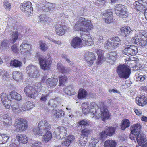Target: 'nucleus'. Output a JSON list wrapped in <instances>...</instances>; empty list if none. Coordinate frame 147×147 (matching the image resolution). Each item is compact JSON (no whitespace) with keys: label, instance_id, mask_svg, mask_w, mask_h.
<instances>
[{"label":"nucleus","instance_id":"obj_33","mask_svg":"<svg viewBox=\"0 0 147 147\" xmlns=\"http://www.w3.org/2000/svg\"><path fill=\"white\" fill-rule=\"evenodd\" d=\"M52 113L55 115L56 117L57 118L63 117L65 115L64 112L63 111L58 109L56 110L53 109L52 110Z\"/></svg>","mask_w":147,"mask_h":147},{"label":"nucleus","instance_id":"obj_16","mask_svg":"<svg viewBox=\"0 0 147 147\" xmlns=\"http://www.w3.org/2000/svg\"><path fill=\"white\" fill-rule=\"evenodd\" d=\"M32 5L30 1L24 2L21 4L20 9L25 13L30 15L33 9Z\"/></svg>","mask_w":147,"mask_h":147},{"label":"nucleus","instance_id":"obj_9","mask_svg":"<svg viewBox=\"0 0 147 147\" xmlns=\"http://www.w3.org/2000/svg\"><path fill=\"white\" fill-rule=\"evenodd\" d=\"M129 138L131 140H134L135 142L137 141L138 145L140 146H141L147 141L144 132L142 131L140 132L139 134L136 135H130Z\"/></svg>","mask_w":147,"mask_h":147},{"label":"nucleus","instance_id":"obj_23","mask_svg":"<svg viewBox=\"0 0 147 147\" xmlns=\"http://www.w3.org/2000/svg\"><path fill=\"white\" fill-rule=\"evenodd\" d=\"M58 81V79L55 78H51L48 79L46 81V84L49 88H52L56 86Z\"/></svg>","mask_w":147,"mask_h":147},{"label":"nucleus","instance_id":"obj_38","mask_svg":"<svg viewBox=\"0 0 147 147\" xmlns=\"http://www.w3.org/2000/svg\"><path fill=\"white\" fill-rule=\"evenodd\" d=\"M11 107L13 111L16 113H18L21 111H23L22 106H19L17 103L12 105Z\"/></svg>","mask_w":147,"mask_h":147},{"label":"nucleus","instance_id":"obj_32","mask_svg":"<svg viewBox=\"0 0 147 147\" xmlns=\"http://www.w3.org/2000/svg\"><path fill=\"white\" fill-rule=\"evenodd\" d=\"M11 32V33L10 32V34L11 36H10L9 39L10 42L11 43H13L18 38V33L17 31Z\"/></svg>","mask_w":147,"mask_h":147},{"label":"nucleus","instance_id":"obj_13","mask_svg":"<svg viewBox=\"0 0 147 147\" xmlns=\"http://www.w3.org/2000/svg\"><path fill=\"white\" fill-rule=\"evenodd\" d=\"M38 60L42 69L44 70L49 69L51 63L50 59H47L44 56H40L39 57Z\"/></svg>","mask_w":147,"mask_h":147},{"label":"nucleus","instance_id":"obj_57","mask_svg":"<svg viewBox=\"0 0 147 147\" xmlns=\"http://www.w3.org/2000/svg\"><path fill=\"white\" fill-rule=\"evenodd\" d=\"M90 37V34H82L81 36V38L83 40L86 42L88 38Z\"/></svg>","mask_w":147,"mask_h":147},{"label":"nucleus","instance_id":"obj_22","mask_svg":"<svg viewBox=\"0 0 147 147\" xmlns=\"http://www.w3.org/2000/svg\"><path fill=\"white\" fill-rule=\"evenodd\" d=\"M141 126L140 124L136 123L134 124L131 126L130 128L131 135H136L138 134H139L141 131Z\"/></svg>","mask_w":147,"mask_h":147},{"label":"nucleus","instance_id":"obj_30","mask_svg":"<svg viewBox=\"0 0 147 147\" xmlns=\"http://www.w3.org/2000/svg\"><path fill=\"white\" fill-rule=\"evenodd\" d=\"M88 140L86 137L80 136V138L76 142L79 146H84Z\"/></svg>","mask_w":147,"mask_h":147},{"label":"nucleus","instance_id":"obj_12","mask_svg":"<svg viewBox=\"0 0 147 147\" xmlns=\"http://www.w3.org/2000/svg\"><path fill=\"white\" fill-rule=\"evenodd\" d=\"M116 130V128L112 127H106L105 130L100 133V138L102 141L107 137V136H111L113 135Z\"/></svg>","mask_w":147,"mask_h":147},{"label":"nucleus","instance_id":"obj_52","mask_svg":"<svg viewBox=\"0 0 147 147\" xmlns=\"http://www.w3.org/2000/svg\"><path fill=\"white\" fill-rule=\"evenodd\" d=\"M91 132V130L85 128L83 129L81 131V136L82 137H86Z\"/></svg>","mask_w":147,"mask_h":147},{"label":"nucleus","instance_id":"obj_25","mask_svg":"<svg viewBox=\"0 0 147 147\" xmlns=\"http://www.w3.org/2000/svg\"><path fill=\"white\" fill-rule=\"evenodd\" d=\"M12 119L9 115L5 114L3 117L2 124L4 126L8 127L11 125Z\"/></svg>","mask_w":147,"mask_h":147},{"label":"nucleus","instance_id":"obj_1","mask_svg":"<svg viewBox=\"0 0 147 147\" xmlns=\"http://www.w3.org/2000/svg\"><path fill=\"white\" fill-rule=\"evenodd\" d=\"M51 128L50 124L46 120L41 121L39 123L36 132L38 135L43 136V142H47L52 138V133L49 131Z\"/></svg>","mask_w":147,"mask_h":147},{"label":"nucleus","instance_id":"obj_41","mask_svg":"<svg viewBox=\"0 0 147 147\" xmlns=\"http://www.w3.org/2000/svg\"><path fill=\"white\" fill-rule=\"evenodd\" d=\"M87 94V92L84 89H80L78 95V98L81 99L85 97Z\"/></svg>","mask_w":147,"mask_h":147},{"label":"nucleus","instance_id":"obj_4","mask_svg":"<svg viewBox=\"0 0 147 147\" xmlns=\"http://www.w3.org/2000/svg\"><path fill=\"white\" fill-rule=\"evenodd\" d=\"M145 35V33L141 32L136 34L135 36L132 38L134 43L139 46H145L147 45V39Z\"/></svg>","mask_w":147,"mask_h":147},{"label":"nucleus","instance_id":"obj_43","mask_svg":"<svg viewBox=\"0 0 147 147\" xmlns=\"http://www.w3.org/2000/svg\"><path fill=\"white\" fill-rule=\"evenodd\" d=\"M113 44L115 45L117 48L120 45L121 42L120 39L118 37H114L110 38Z\"/></svg>","mask_w":147,"mask_h":147},{"label":"nucleus","instance_id":"obj_27","mask_svg":"<svg viewBox=\"0 0 147 147\" xmlns=\"http://www.w3.org/2000/svg\"><path fill=\"white\" fill-rule=\"evenodd\" d=\"M121 35L124 37L128 36L132 31L130 27H122L121 29Z\"/></svg>","mask_w":147,"mask_h":147},{"label":"nucleus","instance_id":"obj_7","mask_svg":"<svg viewBox=\"0 0 147 147\" xmlns=\"http://www.w3.org/2000/svg\"><path fill=\"white\" fill-rule=\"evenodd\" d=\"M127 10L126 7L122 4H117L115 8V13L123 19H126L128 17Z\"/></svg>","mask_w":147,"mask_h":147},{"label":"nucleus","instance_id":"obj_40","mask_svg":"<svg viewBox=\"0 0 147 147\" xmlns=\"http://www.w3.org/2000/svg\"><path fill=\"white\" fill-rule=\"evenodd\" d=\"M13 77L16 81H19L22 78V73L20 72L15 71L13 73Z\"/></svg>","mask_w":147,"mask_h":147},{"label":"nucleus","instance_id":"obj_17","mask_svg":"<svg viewBox=\"0 0 147 147\" xmlns=\"http://www.w3.org/2000/svg\"><path fill=\"white\" fill-rule=\"evenodd\" d=\"M137 51V48L135 46H130L127 47L124 50H123V53L128 56H132L136 54Z\"/></svg>","mask_w":147,"mask_h":147},{"label":"nucleus","instance_id":"obj_35","mask_svg":"<svg viewBox=\"0 0 147 147\" xmlns=\"http://www.w3.org/2000/svg\"><path fill=\"white\" fill-rule=\"evenodd\" d=\"M11 98L17 100H20L22 99L21 96L17 92L14 91H11L9 93Z\"/></svg>","mask_w":147,"mask_h":147},{"label":"nucleus","instance_id":"obj_26","mask_svg":"<svg viewBox=\"0 0 147 147\" xmlns=\"http://www.w3.org/2000/svg\"><path fill=\"white\" fill-rule=\"evenodd\" d=\"M64 91L67 95L71 96L75 94L74 88L73 85L67 86L64 89Z\"/></svg>","mask_w":147,"mask_h":147},{"label":"nucleus","instance_id":"obj_62","mask_svg":"<svg viewBox=\"0 0 147 147\" xmlns=\"http://www.w3.org/2000/svg\"><path fill=\"white\" fill-rule=\"evenodd\" d=\"M68 140L70 141V142L71 143L74 140V136L72 135H70L69 136H66L65 137Z\"/></svg>","mask_w":147,"mask_h":147},{"label":"nucleus","instance_id":"obj_19","mask_svg":"<svg viewBox=\"0 0 147 147\" xmlns=\"http://www.w3.org/2000/svg\"><path fill=\"white\" fill-rule=\"evenodd\" d=\"M59 8L57 5L55 4L48 3L42 7V9L45 12L50 11L52 12L56 10H58Z\"/></svg>","mask_w":147,"mask_h":147},{"label":"nucleus","instance_id":"obj_44","mask_svg":"<svg viewBox=\"0 0 147 147\" xmlns=\"http://www.w3.org/2000/svg\"><path fill=\"white\" fill-rule=\"evenodd\" d=\"M146 78V77L144 74L142 72L139 73L138 75H136V77L135 78V80L137 81L142 82Z\"/></svg>","mask_w":147,"mask_h":147},{"label":"nucleus","instance_id":"obj_46","mask_svg":"<svg viewBox=\"0 0 147 147\" xmlns=\"http://www.w3.org/2000/svg\"><path fill=\"white\" fill-rule=\"evenodd\" d=\"M59 86H60L62 85H64V84L67 81V76L63 74L59 76Z\"/></svg>","mask_w":147,"mask_h":147},{"label":"nucleus","instance_id":"obj_39","mask_svg":"<svg viewBox=\"0 0 147 147\" xmlns=\"http://www.w3.org/2000/svg\"><path fill=\"white\" fill-rule=\"evenodd\" d=\"M116 142L112 140H107L104 143L105 147H116Z\"/></svg>","mask_w":147,"mask_h":147},{"label":"nucleus","instance_id":"obj_59","mask_svg":"<svg viewBox=\"0 0 147 147\" xmlns=\"http://www.w3.org/2000/svg\"><path fill=\"white\" fill-rule=\"evenodd\" d=\"M17 47L18 46L15 44L11 47V49L13 52L16 53L18 50V48Z\"/></svg>","mask_w":147,"mask_h":147},{"label":"nucleus","instance_id":"obj_63","mask_svg":"<svg viewBox=\"0 0 147 147\" xmlns=\"http://www.w3.org/2000/svg\"><path fill=\"white\" fill-rule=\"evenodd\" d=\"M109 57L108 58L109 59V60H110V62L112 61H113L115 62L116 60V58L115 56H112L111 55H108Z\"/></svg>","mask_w":147,"mask_h":147},{"label":"nucleus","instance_id":"obj_31","mask_svg":"<svg viewBox=\"0 0 147 147\" xmlns=\"http://www.w3.org/2000/svg\"><path fill=\"white\" fill-rule=\"evenodd\" d=\"M104 47L105 48L110 50H114L117 48L115 45L113 44L110 39L107 41V42L105 43Z\"/></svg>","mask_w":147,"mask_h":147},{"label":"nucleus","instance_id":"obj_24","mask_svg":"<svg viewBox=\"0 0 147 147\" xmlns=\"http://www.w3.org/2000/svg\"><path fill=\"white\" fill-rule=\"evenodd\" d=\"M147 98L144 95H140L135 99L136 103L139 105L143 106L147 103Z\"/></svg>","mask_w":147,"mask_h":147},{"label":"nucleus","instance_id":"obj_29","mask_svg":"<svg viewBox=\"0 0 147 147\" xmlns=\"http://www.w3.org/2000/svg\"><path fill=\"white\" fill-rule=\"evenodd\" d=\"M55 28L56 29V32L58 35L61 36L64 34L65 30L60 24L55 25Z\"/></svg>","mask_w":147,"mask_h":147},{"label":"nucleus","instance_id":"obj_21","mask_svg":"<svg viewBox=\"0 0 147 147\" xmlns=\"http://www.w3.org/2000/svg\"><path fill=\"white\" fill-rule=\"evenodd\" d=\"M82 41L81 38L76 37L74 38L72 40L71 45L74 48H78L82 47Z\"/></svg>","mask_w":147,"mask_h":147},{"label":"nucleus","instance_id":"obj_50","mask_svg":"<svg viewBox=\"0 0 147 147\" xmlns=\"http://www.w3.org/2000/svg\"><path fill=\"white\" fill-rule=\"evenodd\" d=\"M9 41L7 40H4L1 42V48L2 49H7L9 47Z\"/></svg>","mask_w":147,"mask_h":147},{"label":"nucleus","instance_id":"obj_8","mask_svg":"<svg viewBox=\"0 0 147 147\" xmlns=\"http://www.w3.org/2000/svg\"><path fill=\"white\" fill-rule=\"evenodd\" d=\"M82 105V110L86 111L85 113H91L93 117L95 116V113L97 112V109H99L98 105L94 102L90 103V107L88 106V105L86 103H83Z\"/></svg>","mask_w":147,"mask_h":147},{"label":"nucleus","instance_id":"obj_45","mask_svg":"<svg viewBox=\"0 0 147 147\" xmlns=\"http://www.w3.org/2000/svg\"><path fill=\"white\" fill-rule=\"evenodd\" d=\"M16 137L20 142L24 144L27 142V137L24 135L20 134L19 136H17Z\"/></svg>","mask_w":147,"mask_h":147},{"label":"nucleus","instance_id":"obj_49","mask_svg":"<svg viewBox=\"0 0 147 147\" xmlns=\"http://www.w3.org/2000/svg\"><path fill=\"white\" fill-rule=\"evenodd\" d=\"M134 6L135 9L140 11L144 9V8H145L144 6L142 5L139 4L138 3L136 2L134 3Z\"/></svg>","mask_w":147,"mask_h":147},{"label":"nucleus","instance_id":"obj_37","mask_svg":"<svg viewBox=\"0 0 147 147\" xmlns=\"http://www.w3.org/2000/svg\"><path fill=\"white\" fill-rule=\"evenodd\" d=\"M9 136L6 134H0V144H4L9 138Z\"/></svg>","mask_w":147,"mask_h":147},{"label":"nucleus","instance_id":"obj_10","mask_svg":"<svg viewBox=\"0 0 147 147\" xmlns=\"http://www.w3.org/2000/svg\"><path fill=\"white\" fill-rule=\"evenodd\" d=\"M26 70L30 78H37L40 75L38 68L33 65H28L26 67Z\"/></svg>","mask_w":147,"mask_h":147},{"label":"nucleus","instance_id":"obj_5","mask_svg":"<svg viewBox=\"0 0 147 147\" xmlns=\"http://www.w3.org/2000/svg\"><path fill=\"white\" fill-rule=\"evenodd\" d=\"M117 72L119 77L126 79L131 74L130 69L125 65H119L117 69Z\"/></svg>","mask_w":147,"mask_h":147},{"label":"nucleus","instance_id":"obj_3","mask_svg":"<svg viewBox=\"0 0 147 147\" xmlns=\"http://www.w3.org/2000/svg\"><path fill=\"white\" fill-rule=\"evenodd\" d=\"M67 131L63 127H59L55 129L54 133L56 136V138L58 139H62L63 138H65L64 141H62V144L63 145L66 146H69L71 142L70 141L68 140L65 138Z\"/></svg>","mask_w":147,"mask_h":147},{"label":"nucleus","instance_id":"obj_60","mask_svg":"<svg viewBox=\"0 0 147 147\" xmlns=\"http://www.w3.org/2000/svg\"><path fill=\"white\" fill-rule=\"evenodd\" d=\"M62 57L65 59V60H66L68 63H69L70 64H71V63H70V62H72L70 60V59L68 58L67 56L65 54H63L62 55Z\"/></svg>","mask_w":147,"mask_h":147},{"label":"nucleus","instance_id":"obj_20","mask_svg":"<svg viewBox=\"0 0 147 147\" xmlns=\"http://www.w3.org/2000/svg\"><path fill=\"white\" fill-rule=\"evenodd\" d=\"M96 57L94 53L92 52L87 53L85 57V59L87 61V64L89 66H91L94 63L93 61L95 60Z\"/></svg>","mask_w":147,"mask_h":147},{"label":"nucleus","instance_id":"obj_36","mask_svg":"<svg viewBox=\"0 0 147 147\" xmlns=\"http://www.w3.org/2000/svg\"><path fill=\"white\" fill-rule=\"evenodd\" d=\"M130 123L127 119H124L121 122V128L122 130H124L125 129L129 126Z\"/></svg>","mask_w":147,"mask_h":147},{"label":"nucleus","instance_id":"obj_56","mask_svg":"<svg viewBox=\"0 0 147 147\" xmlns=\"http://www.w3.org/2000/svg\"><path fill=\"white\" fill-rule=\"evenodd\" d=\"M89 123L88 121L86 119H83L80 121L79 122V124L80 125H87Z\"/></svg>","mask_w":147,"mask_h":147},{"label":"nucleus","instance_id":"obj_14","mask_svg":"<svg viewBox=\"0 0 147 147\" xmlns=\"http://www.w3.org/2000/svg\"><path fill=\"white\" fill-rule=\"evenodd\" d=\"M9 94L8 95L5 93L2 92L0 95V98L2 102L7 109L10 108L11 104V101L9 99Z\"/></svg>","mask_w":147,"mask_h":147},{"label":"nucleus","instance_id":"obj_64","mask_svg":"<svg viewBox=\"0 0 147 147\" xmlns=\"http://www.w3.org/2000/svg\"><path fill=\"white\" fill-rule=\"evenodd\" d=\"M97 140H96V142H94L92 141L89 144V147H95V145L97 143Z\"/></svg>","mask_w":147,"mask_h":147},{"label":"nucleus","instance_id":"obj_11","mask_svg":"<svg viewBox=\"0 0 147 147\" xmlns=\"http://www.w3.org/2000/svg\"><path fill=\"white\" fill-rule=\"evenodd\" d=\"M15 126L17 132H21L24 131L27 128L26 121L22 118H19L16 119Z\"/></svg>","mask_w":147,"mask_h":147},{"label":"nucleus","instance_id":"obj_48","mask_svg":"<svg viewBox=\"0 0 147 147\" xmlns=\"http://www.w3.org/2000/svg\"><path fill=\"white\" fill-rule=\"evenodd\" d=\"M58 101L57 99L56 98L49 100L48 103V105L53 107L56 108L57 106Z\"/></svg>","mask_w":147,"mask_h":147},{"label":"nucleus","instance_id":"obj_18","mask_svg":"<svg viewBox=\"0 0 147 147\" xmlns=\"http://www.w3.org/2000/svg\"><path fill=\"white\" fill-rule=\"evenodd\" d=\"M112 10H107L105 11L103 14L102 18L104 19L105 22L108 24L111 23L113 21L112 17L113 12Z\"/></svg>","mask_w":147,"mask_h":147},{"label":"nucleus","instance_id":"obj_2","mask_svg":"<svg viewBox=\"0 0 147 147\" xmlns=\"http://www.w3.org/2000/svg\"><path fill=\"white\" fill-rule=\"evenodd\" d=\"M93 28V25L90 20L83 17H80L75 24L74 28L75 30L87 32Z\"/></svg>","mask_w":147,"mask_h":147},{"label":"nucleus","instance_id":"obj_58","mask_svg":"<svg viewBox=\"0 0 147 147\" xmlns=\"http://www.w3.org/2000/svg\"><path fill=\"white\" fill-rule=\"evenodd\" d=\"M85 42L86 45L89 46L92 45L94 43L93 41L92 40L90 36V37L88 38Z\"/></svg>","mask_w":147,"mask_h":147},{"label":"nucleus","instance_id":"obj_61","mask_svg":"<svg viewBox=\"0 0 147 147\" xmlns=\"http://www.w3.org/2000/svg\"><path fill=\"white\" fill-rule=\"evenodd\" d=\"M48 95L47 94L43 95L42 94L40 98L41 100L44 102H45L47 99Z\"/></svg>","mask_w":147,"mask_h":147},{"label":"nucleus","instance_id":"obj_28","mask_svg":"<svg viewBox=\"0 0 147 147\" xmlns=\"http://www.w3.org/2000/svg\"><path fill=\"white\" fill-rule=\"evenodd\" d=\"M57 68L61 73L66 74H68L70 70L69 68H65L62 64L60 63L57 64Z\"/></svg>","mask_w":147,"mask_h":147},{"label":"nucleus","instance_id":"obj_34","mask_svg":"<svg viewBox=\"0 0 147 147\" xmlns=\"http://www.w3.org/2000/svg\"><path fill=\"white\" fill-rule=\"evenodd\" d=\"M34 107V104L31 102L28 101L26 102L24 106H22L23 111L28 110L32 109Z\"/></svg>","mask_w":147,"mask_h":147},{"label":"nucleus","instance_id":"obj_53","mask_svg":"<svg viewBox=\"0 0 147 147\" xmlns=\"http://www.w3.org/2000/svg\"><path fill=\"white\" fill-rule=\"evenodd\" d=\"M3 6L6 10L9 11L11 7L10 3L7 0H4L3 2Z\"/></svg>","mask_w":147,"mask_h":147},{"label":"nucleus","instance_id":"obj_54","mask_svg":"<svg viewBox=\"0 0 147 147\" xmlns=\"http://www.w3.org/2000/svg\"><path fill=\"white\" fill-rule=\"evenodd\" d=\"M30 47V45L29 44L22 43L20 46V48L21 50L23 51L24 50L29 49Z\"/></svg>","mask_w":147,"mask_h":147},{"label":"nucleus","instance_id":"obj_42","mask_svg":"<svg viewBox=\"0 0 147 147\" xmlns=\"http://www.w3.org/2000/svg\"><path fill=\"white\" fill-rule=\"evenodd\" d=\"M22 64V63L21 61L16 59L11 60L10 63L11 66L16 68L21 66Z\"/></svg>","mask_w":147,"mask_h":147},{"label":"nucleus","instance_id":"obj_51","mask_svg":"<svg viewBox=\"0 0 147 147\" xmlns=\"http://www.w3.org/2000/svg\"><path fill=\"white\" fill-rule=\"evenodd\" d=\"M42 87L41 83L37 82L35 84L34 88L37 93L38 92H39L41 91L42 89Z\"/></svg>","mask_w":147,"mask_h":147},{"label":"nucleus","instance_id":"obj_47","mask_svg":"<svg viewBox=\"0 0 147 147\" xmlns=\"http://www.w3.org/2000/svg\"><path fill=\"white\" fill-rule=\"evenodd\" d=\"M96 53L98 56V61L96 62V63L99 64L101 63L103 59V53L102 50H98Z\"/></svg>","mask_w":147,"mask_h":147},{"label":"nucleus","instance_id":"obj_55","mask_svg":"<svg viewBox=\"0 0 147 147\" xmlns=\"http://www.w3.org/2000/svg\"><path fill=\"white\" fill-rule=\"evenodd\" d=\"M39 45L40 49L43 51H45L47 49V45L42 41L39 42Z\"/></svg>","mask_w":147,"mask_h":147},{"label":"nucleus","instance_id":"obj_6","mask_svg":"<svg viewBox=\"0 0 147 147\" xmlns=\"http://www.w3.org/2000/svg\"><path fill=\"white\" fill-rule=\"evenodd\" d=\"M95 116L97 118L101 117L102 120L105 121L109 118L110 115L107 107L103 106L97 109V112L95 113Z\"/></svg>","mask_w":147,"mask_h":147},{"label":"nucleus","instance_id":"obj_15","mask_svg":"<svg viewBox=\"0 0 147 147\" xmlns=\"http://www.w3.org/2000/svg\"><path fill=\"white\" fill-rule=\"evenodd\" d=\"M24 91L26 96L32 98H35L37 96L34 87L31 86H26L24 89Z\"/></svg>","mask_w":147,"mask_h":147}]
</instances>
